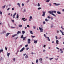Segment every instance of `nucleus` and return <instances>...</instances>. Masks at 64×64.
I'll return each mask as SVG.
<instances>
[{
    "label": "nucleus",
    "mask_w": 64,
    "mask_h": 64,
    "mask_svg": "<svg viewBox=\"0 0 64 64\" xmlns=\"http://www.w3.org/2000/svg\"><path fill=\"white\" fill-rule=\"evenodd\" d=\"M45 21L47 22L49 21V20H47V18L45 19Z\"/></svg>",
    "instance_id": "nucleus-20"
},
{
    "label": "nucleus",
    "mask_w": 64,
    "mask_h": 64,
    "mask_svg": "<svg viewBox=\"0 0 64 64\" xmlns=\"http://www.w3.org/2000/svg\"><path fill=\"white\" fill-rule=\"evenodd\" d=\"M60 31L61 32L62 35H64V34H63V32L62 31V30H60Z\"/></svg>",
    "instance_id": "nucleus-14"
},
{
    "label": "nucleus",
    "mask_w": 64,
    "mask_h": 64,
    "mask_svg": "<svg viewBox=\"0 0 64 64\" xmlns=\"http://www.w3.org/2000/svg\"><path fill=\"white\" fill-rule=\"evenodd\" d=\"M12 22H13L14 23V20H12Z\"/></svg>",
    "instance_id": "nucleus-58"
},
{
    "label": "nucleus",
    "mask_w": 64,
    "mask_h": 64,
    "mask_svg": "<svg viewBox=\"0 0 64 64\" xmlns=\"http://www.w3.org/2000/svg\"><path fill=\"white\" fill-rule=\"evenodd\" d=\"M35 37V36H32V38H34Z\"/></svg>",
    "instance_id": "nucleus-49"
},
{
    "label": "nucleus",
    "mask_w": 64,
    "mask_h": 64,
    "mask_svg": "<svg viewBox=\"0 0 64 64\" xmlns=\"http://www.w3.org/2000/svg\"><path fill=\"white\" fill-rule=\"evenodd\" d=\"M14 10V8H12V10Z\"/></svg>",
    "instance_id": "nucleus-57"
},
{
    "label": "nucleus",
    "mask_w": 64,
    "mask_h": 64,
    "mask_svg": "<svg viewBox=\"0 0 64 64\" xmlns=\"http://www.w3.org/2000/svg\"><path fill=\"white\" fill-rule=\"evenodd\" d=\"M33 28L34 29H35V28H36V27H35V26H33Z\"/></svg>",
    "instance_id": "nucleus-56"
},
{
    "label": "nucleus",
    "mask_w": 64,
    "mask_h": 64,
    "mask_svg": "<svg viewBox=\"0 0 64 64\" xmlns=\"http://www.w3.org/2000/svg\"><path fill=\"white\" fill-rule=\"evenodd\" d=\"M18 26L19 27H22V25H19Z\"/></svg>",
    "instance_id": "nucleus-26"
},
{
    "label": "nucleus",
    "mask_w": 64,
    "mask_h": 64,
    "mask_svg": "<svg viewBox=\"0 0 64 64\" xmlns=\"http://www.w3.org/2000/svg\"><path fill=\"white\" fill-rule=\"evenodd\" d=\"M10 10V8H8L7 10Z\"/></svg>",
    "instance_id": "nucleus-60"
},
{
    "label": "nucleus",
    "mask_w": 64,
    "mask_h": 64,
    "mask_svg": "<svg viewBox=\"0 0 64 64\" xmlns=\"http://www.w3.org/2000/svg\"><path fill=\"white\" fill-rule=\"evenodd\" d=\"M10 54V53H8L7 54V55L8 56H9V55Z\"/></svg>",
    "instance_id": "nucleus-27"
},
{
    "label": "nucleus",
    "mask_w": 64,
    "mask_h": 64,
    "mask_svg": "<svg viewBox=\"0 0 64 64\" xmlns=\"http://www.w3.org/2000/svg\"><path fill=\"white\" fill-rule=\"evenodd\" d=\"M41 9V8H38V10H40V9Z\"/></svg>",
    "instance_id": "nucleus-39"
},
{
    "label": "nucleus",
    "mask_w": 64,
    "mask_h": 64,
    "mask_svg": "<svg viewBox=\"0 0 64 64\" xmlns=\"http://www.w3.org/2000/svg\"><path fill=\"white\" fill-rule=\"evenodd\" d=\"M15 58H13V60H14V61H15Z\"/></svg>",
    "instance_id": "nucleus-48"
},
{
    "label": "nucleus",
    "mask_w": 64,
    "mask_h": 64,
    "mask_svg": "<svg viewBox=\"0 0 64 64\" xmlns=\"http://www.w3.org/2000/svg\"><path fill=\"white\" fill-rule=\"evenodd\" d=\"M50 18L51 19V20H53V18L52 17L51 18Z\"/></svg>",
    "instance_id": "nucleus-55"
},
{
    "label": "nucleus",
    "mask_w": 64,
    "mask_h": 64,
    "mask_svg": "<svg viewBox=\"0 0 64 64\" xmlns=\"http://www.w3.org/2000/svg\"><path fill=\"white\" fill-rule=\"evenodd\" d=\"M24 19H25V18H22V20H23L24 21H27V19H26L25 20H24Z\"/></svg>",
    "instance_id": "nucleus-5"
},
{
    "label": "nucleus",
    "mask_w": 64,
    "mask_h": 64,
    "mask_svg": "<svg viewBox=\"0 0 64 64\" xmlns=\"http://www.w3.org/2000/svg\"><path fill=\"white\" fill-rule=\"evenodd\" d=\"M56 39H58V38H57V36H56Z\"/></svg>",
    "instance_id": "nucleus-46"
},
{
    "label": "nucleus",
    "mask_w": 64,
    "mask_h": 64,
    "mask_svg": "<svg viewBox=\"0 0 64 64\" xmlns=\"http://www.w3.org/2000/svg\"><path fill=\"white\" fill-rule=\"evenodd\" d=\"M38 6L39 7L40 6V4L39 3H38Z\"/></svg>",
    "instance_id": "nucleus-28"
},
{
    "label": "nucleus",
    "mask_w": 64,
    "mask_h": 64,
    "mask_svg": "<svg viewBox=\"0 0 64 64\" xmlns=\"http://www.w3.org/2000/svg\"><path fill=\"white\" fill-rule=\"evenodd\" d=\"M30 41H31V40L30 38H28V44L30 43Z\"/></svg>",
    "instance_id": "nucleus-2"
},
{
    "label": "nucleus",
    "mask_w": 64,
    "mask_h": 64,
    "mask_svg": "<svg viewBox=\"0 0 64 64\" xmlns=\"http://www.w3.org/2000/svg\"><path fill=\"white\" fill-rule=\"evenodd\" d=\"M11 28H16L15 27H13V26H12Z\"/></svg>",
    "instance_id": "nucleus-52"
},
{
    "label": "nucleus",
    "mask_w": 64,
    "mask_h": 64,
    "mask_svg": "<svg viewBox=\"0 0 64 64\" xmlns=\"http://www.w3.org/2000/svg\"><path fill=\"white\" fill-rule=\"evenodd\" d=\"M39 60H40V61H42V58H40L39 59Z\"/></svg>",
    "instance_id": "nucleus-41"
},
{
    "label": "nucleus",
    "mask_w": 64,
    "mask_h": 64,
    "mask_svg": "<svg viewBox=\"0 0 64 64\" xmlns=\"http://www.w3.org/2000/svg\"><path fill=\"white\" fill-rule=\"evenodd\" d=\"M54 4H55L56 6H58V5H60V4H57L56 3H54Z\"/></svg>",
    "instance_id": "nucleus-10"
},
{
    "label": "nucleus",
    "mask_w": 64,
    "mask_h": 64,
    "mask_svg": "<svg viewBox=\"0 0 64 64\" xmlns=\"http://www.w3.org/2000/svg\"><path fill=\"white\" fill-rule=\"evenodd\" d=\"M3 52V50H2V49H1L0 50V52Z\"/></svg>",
    "instance_id": "nucleus-25"
},
{
    "label": "nucleus",
    "mask_w": 64,
    "mask_h": 64,
    "mask_svg": "<svg viewBox=\"0 0 64 64\" xmlns=\"http://www.w3.org/2000/svg\"><path fill=\"white\" fill-rule=\"evenodd\" d=\"M47 38H48V40L49 41H50V40L49 39V37H47Z\"/></svg>",
    "instance_id": "nucleus-18"
},
{
    "label": "nucleus",
    "mask_w": 64,
    "mask_h": 64,
    "mask_svg": "<svg viewBox=\"0 0 64 64\" xmlns=\"http://www.w3.org/2000/svg\"><path fill=\"white\" fill-rule=\"evenodd\" d=\"M46 13V12H43V14H42V16H45V13Z\"/></svg>",
    "instance_id": "nucleus-7"
},
{
    "label": "nucleus",
    "mask_w": 64,
    "mask_h": 64,
    "mask_svg": "<svg viewBox=\"0 0 64 64\" xmlns=\"http://www.w3.org/2000/svg\"><path fill=\"white\" fill-rule=\"evenodd\" d=\"M27 27H28V28H29V27H30V26H29V25H27Z\"/></svg>",
    "instance_id": "nucleus-50"
},
{
    "label": "nucleus",
    "mask_w": 64,
    "mask_h": 64,
    "mask_svg": "<svg viewBox=\"0 0 64 64\" xmlns=\"http://www.w3.org/2000/svg\"><path fill=\"white\" fill-rule=\"evenodd\" d=\"M6 31L4 30L3 31V34H4V33H6Z\"/></svg>",
    "instance_id": "nucleus-38"
},
{
    "label": "nucleus",
    "mask_w": 64,
    "mask_h": 64,
    "mask_svg": "<svg viewBox=\"0 0 64 64\" xmlns=\"http://www.w3.org/2000/svg\"><path fill=\"white\" fill-rule=\"evenodd\" d=\"M56 11H52L51 12L50 11H49L48 12V13L49 14H51V13H56Z\"/></svg>",
    "instance_id": "nucleus-1"
},
{
    "label": "nucleus",
    "mask_w": 64,
    "mask_h": 64,
    "mask_svg": "<svg viewBox=\"0 0 64 64\" xmlns=\"http://www.w3.org/2000/svg\"><path fill=\"white\" fill-rule=\"evenodd\" d=\"M53 27V25H52V26H50V27H51V28H52V27Z\"/></svg>",
    "instance_id": "nucleus-61"
},
{
    "label": "nucleus",
    "mask_w": 64,
    "mask_h": 64,
    "mask_svg": "<svg viewBox=\"0 0 64 64\" xmlns=\"http://www.w3.org/2000/svg\"><path fill=\"white\" fill-rule=\"evenodd\" d=\"M25 58H28V55L27 54L26 55V56H25Z\"/></svg>",
    "instance_id": "nucleus-30"
},
{
    "label": "nucleus",
    "mask_w": 64,
    "mask_h": 64,
    "mask_svg": "<svg viewBox=\"0 0 64 64\" xmlns=\"http://www.w3.org/2000/svg\"><path fill=\"white\" fill-rule=\"evenodd\" d=\"M49 5L50 6H52V4H51V3H50L49 4Z\"/></svg>",
    "instance_id": "nucleus-31"
},
{
    "label": "nucleus",
    "mask_w": 64,
    "mask_h": 64,
    "mask_svg": "<svg viewBox=\"0 0 64 64\" xmlns=\"http://www.w3.org/2000/svg\"><path fill=\"white\" fill-rule=\"evenodd\" d=\"M17 39H18V37H16V40Z\"/></svg>",
    "instance_id": "nucleus-62"
},
{
    "label": "nucleus",
    "mask_w": 64,
    "mask_h": 64,
    "mask_svg": "<svg viewBox=\"0 0 64 64\" xmlns=\"http://www.w3.org/2000/svg\"><path fill=\"white\" fill-rule=\"evenodd\" d=\"M9 34H10V33H8L6 35V37H7V36H8V35H9Z\"/></svg>",
    "instance_id": "nucleus-11"
},
{
    "label": "nucleus",
    "mask_w": 64,
    "mask_h": 64,
    "mask_svg": "<svg viewBox=\"0 0 64 64\" xmlns=\"http://www.w3.org/2000/svg\"><path fill=\"white\" fill-rule=\"evenodd\" d=\"M38 60H36V63H38Z\"/></svg>",
    "instance_id": "nucleus-37"
},
{
    "label": "nucleus",
    "mask_w": 64,
    "mask_h": 64,
    "mask_svg": "<svg viewBox=\"0 0 64 64\" xmlns=\"http://www.w3.org/2000/svg\"><path fill=\"white\" fill-rule=\"evenodd\" d=\"M20 33L21 34V32L20 31H18L17 33V34H19Z\"/></svg>",
    "instance_id": "nucleus-12"
},
{
    "label": "nucleus",
    "mask_w": 64,
    "mask_h": 64,
    "mask_svg": "<svg viewBox=\"0 0 64 64\" xmlns=\"http://www.w3.org/2000/svg\"><path fill=\"white\" fill-rule=\"evenodd\" d=\"M28 46V44H26L25 46V47H27Z\"/></svg>",
    "instance_id": "nucleus-35"
},
{
    "label": "nucleus",
    "mask_w": 64,
    "mask_h": 64,
    "mask_svg": "<svg viewBox=\"0 0 64 64\" xmlns=\"http://www.w3.org/2000/svg\"><path fill=\"white\" fill-rule=\"evenodd\" d=\"M6 6V5H5L4 6H2V8H5V7Z\"/></svg>",
    "instance_id": "nucleus-32"
},
{
    "label": "nucleus",
    "mask_w": 64,
    "mask_h": 64,
    "mask_svg": "<svg viewBox=\"0 0 64 64\" xmlns=\"http://www.w3.org/2000/svg\"><path fill=\"white\" fill-rule=\"evenodd\" d=\"M17 5H18V6H19L20 7V3H18L17 4Z\"/></svg>",
    "instance_id": "nucleus-33"
},
{
    "label": "nucleus",
    "mask_w": 64,
    "mask_h": 64,
    "mask_svg": "<svg viewBox=\"0 0 64 64\" xmlns=\"http://www.w3.org/2000/svg\"><path fill=\"white\" fill-rule=\"evenodd\" d=\"M23 40H25V39H26V37H24H24L23 38Z\"/></svg>",
    "instance_id": "nucleus-21"
},
{
    "label": "nucleus",
    "mask_w": 64,
    "mask_h": 64,
    "mask_svg": "<svg viewBox=\"0 0 64 64\" xmlns=\"http://www.w3.org/2000/svg\"><path fill=\"white\" fill-rule=\"evenodd\" d=\"M56 48L57 49H58V50H59V48L57 47Z\"/></svg>",
    "instance_id": "nucleus-54"
},
{
    "label": "nucleus",
    "mask_w": 64,
    "mask_h": 64,
    "mask_svg": "<svg viewBox=\"0 0 64 64\" xmlns=\"http://www.w3.org/2000/svg\"><path fill=\"white\" fill-rule=\"evenodd\" d=\"M26 11V10L24 9V12H25Z\"/></svg>",
    "instance_id": "nucleus-51"
},
{
    "label": "nucleus",
    "mask_w": 64,
    "mask_h": 64,
    "mask_svg": "<svg viewBox=\"0 0 64 64\" xmlns=\"http://www.w3.org/2000/svg\"><path fill=\"white\" fill-rule=\"evenodd\" d=\"M52 59H53V58H50V60H52Z\"/></svg>",
    "instance_id": "nucleus-59"
},
{
    "label": "nucleus",
    "mask_w": 64,
    "mask_h": 64,
    "mask_svg": "<svg viewBox=\"0 0 64 64\" xmlns=\"http://www.w3.org/2000/svg\"><path fill=\"white\" fill-rule=\"evenodd\" d=\"M24 49H25V48L23 47L22 49L20 51V52H22V51H23V50H24Z\"/></svg>",
    "instance_id": "nucleus-4"
},
{
    "label": "nucleus",
    "mask_w": 64,
    "mask_h": 64,
    "mask_svg": "<svg viewBox=\"0 0 64 64\" xmlns=\"http://www.w3.org/2000/svg\"><path fill=\"white\" fill-rule=\"evenodd\" d=\"M30 34H33V32H32V31L30 30Z\"/></svg>",
    "instance_id": "nucleus-23"
},
{
    "label": "nucleus",
    "mask_w": 64,
    "mask_h": 64,
    "mask_svg": "<svg viewBox=\"0 0 64 64\" xmlns=\"http://www.w3.org/2000/svg\"><path fill=\"white\" fill-rule=\"evenodd\" d=\"M56 43L57 44H59V41L58 40H56Z\"/></svg>",
    "instance_id": "nucleus-13"
},
{
    "label": "nucleus",
    "mask_w": 64,
    "mask_h": 64,
    "mask_svg": "<svg viewBox=\"0 0 64 64\" xmlns=\"http://www.w3.org/2000/svg\"><path fill=\"white\" fill-rule=\"evenodd\" d=\"M61 28H62V29L63 30H64V28H63L62 27V26L61 27Z\"/></svg>",
    "instance_id": "nucleus-40"
},
{
    "label": "nucleus",
    "mask_w": 64,
    "mask_h": 64,
    "mask_svg": "<svg viewBox=\"0 0 64 64\" xmlns=\"http://www.w3.org/2000/svg\"><path fill=\"white\" fill-rule=\"evenodd\" d=\"M51 14L52 15H53V16H54V17H56V15H55V14H53V13H51V14Z\"/></svg>",
    "instance_id": "nucleus-16"
},
{
    "label": "nucleus",
    "mask_w": 64,
    "mask_h": 64,
    "mask_svg": "<svg viewBox=\"0 0 64 64\" xmlns=\"http://www.w3.org/2000/svg\"><path fill=\"white\" fill-rule=\"evenodd\" d=\"M5 48L6 50H7V47H5Z\"/></svg>",
    "instance_id": "nucleus-45"
},
{
    "label": "nucleus",
    "mask_w": 64,
    "mask_h": 64,
    "mask_svg": "<svg viewBox=\"0 0 64 64\" xmlns=\"http://www.w3.org/2000/svg\"><path fill=\"white\" fill-rule=\"evenodd\" d=\"M25 33V31H22V35H23L24 34V33Z\"/></svg>",
    "instance_id": "nucleus-17"
},
{
    "label": "nucleus",
    "mask_w": 64,
    "mask_h": 64,
    "mask_svg": "<svg viewBox=\"0 0 64 64\" xmlns=\"http://www.w3.org/2000/svg\"><path fill=\"white\" fill-rule=\"evenodd\" d=\"M16 13L15 12L14 15H13L12 16V17L13 18H15L14 17H15V15H16Z\"/></svg>",
    "instance_id": "nucleus-6"
},
{
    "label": "nucleus",
    "mask_w": 64,
    "mask_h": 64,
    "mask_svg": "<svg viewBox=\"0 0 64 64\" xmlns=\"http://www.w3.org/2000/svg\"><path fill=\"white\" fill-rule=\"evenodd\" d=\"M60 51H62V49H60Z\"/></svg>",
    "instance_id": "nucleus-63"
},
{
    "label": "nucleus",
    "mask_w": 64,
    "mask_h": 64,
    "mask_svg": "<svg viewBox=\"0 0 64 64\" xmlns=\"http://www.w3.org/2000/svg\"><path fill=\"white\" fill-rule=\"evenodd\" d=\"M43 23L44 24H45V22L44 21L43 22Z\"/></svg>",
    "instance_id": "nucleus-43"
},
{
    "label": "nucleus",
    "mask_w": 64,
    "mask_h": 64,
    "mask_svg": "<svg viewBox=\"0 0 64 64\" xmlns=\"http://www.w3.org/2000/svg\"><path fill=\"white\" fill-rule=\"evenodd\" d=\"M24 56H25V55H26V54H23Z\"/></svg>",
    "instance_id": "nucleus-64"
},
{
    "label": "nucleus",
    "mask_w": 64,
    "mask_h": 64,
    "mask_svg": "<svg viewBox=\"0 0 64 64\" xmlns=\"http://www.w3.org/2000/svg\"><path fill=\"white\" fill-rule=\"evenodd\" d=\"M16 17L17 18V19H18L19 18V15L18 14H17V16H16Z\"/></svg>",
    "instance_id": "nucleus-19"
},
{
    "label": "nucleus",
    "mask_w": 64,
    "mask_h": 64,
    "mask_svg": "<svg viewBox=\"0 0 64 64\" xmlns=\"http://www.w3.org/2000/svg\"><path fill=\"white\" fill-rule=\"evenodd\" d=\"M24 5V4H22V6H23Z\"/></svg>",
    "instance_id": "nucleus-53"
},
{
    "label": "nucleus",
    "mask_w": 64,
    "mask_h": 64,
    "mask_svg": "<svg viewBox=\"0 0 64 64\" xmlns=\"http://www.w3.org/2000/svg\"><path fill=\"white\" fill-rule=\"evenodd\" d=\"M0 15H2V12H1V11H0Z\"/></svg>",
    "instance_id": "nucleus-34"
},
{
    "label": "nucleus",
    "mask_w": 64,
    "mask_h": 64,
    "mask_svg": "<svg viewBox=\"0 0 64 64\" xmlns=\"http://www.w3.org/2000/svg\"><path fill=\"white\" fill-rule=\"evenodd\" d=\"M57 13L58 14H61V13H60V12H57Z\"/></svg>",
    "instance_id": "nucleus-22"
},
{
    "label": "nucleus",
    "mask_w": 64,
    "mask_h": 64,
    "mask_svg": "<svg viewBox=\"0 0 64 64\" xmlns=\"http://www.w3.org/2000/svg\"><path fill=\"white\" fill-rule=\"evenodd\" d=\"M16 35H17L16 34H15L13 35H12V37H15V36H16Z\"/></svg>",
    "instance_id": "nucleus-15"
},
{
    "label": "nucleus",
    "mask_w": 64,
    "mask_h": 64,
    "mask_svg": "<svg viewBox=\"0 0 64 64\" xmlns=\"http://www.w3.org/2000/svg\"><path fill=\"white\" fill-rule=\"evenodd\" d=\"M54 4H55L56 6H58V5H60V4H57L56 3H54Z\"/></svg>",
    "instance_id": "nucleus-9"
},
{
    "label": "nucleus",
    "mask_w": 64,
    "mask_h": 64,
    "mask_svg": "<svg viewBox=\"0 0 64 64\" xmlns=\"http://www.w3.org/2000/svg\"><path fill=\"white\" fill-rule=\"evenodd\" d=\"M47 18H48V19H50V16H48Z\"/></svg>",
    "instance_id": "nucleus-42"
},
{
    "label": "nucleus",
    "mask_w": 64,
    "mask_h": 64,
    "mask_svg": "<svg viewBox=\"0 0 64 64\" xmlns=\"http://www.w3.org/2000/svg\"><path fill=\"white\" fill-rule=\"evenodd\" d=\"M38 42V40H34V43H35V44H36L37 43V42Z\"/></svg>",
    "instance_id": "nucleus-8"
},
{
    "label": "nucleus",
    "mask_w": 64,
    "mask_h": 64,
    "mask_svg": "<svg viewBox=\"0 0 64 64\" xmlns=\"http://www.w3.org/2000/svg\"><path fill=\"white\" fill-rule=\"evenodd\" d=\"M50 1V0H46V2H49Z\"/></svg>",
    "instance_id": "nucleus-29"
},
{
    "label": "nucleus",
    "mask_w": 64,
    "mask_h": 64,
    "mask_svg": "<svg viewBox=\"0 0 64 64\" xmlns=\"http://www.w3.org/2000/svg\"><path fill=\"white\" fill-rule=\"evenodd\" d=\"M30 19H32V16H30Z\"/></svg>",
    "instance_id": "nucleus-47"
},
{
    "label": "nucleus",
    "mask_w": 64,
    "mask_h": 64,
    "mask_svg": "<svg viewBox=\"0 0 64 64\" xmlns=\"http://www.w3.org/2000/svg\"><path fill=\"white\" fill-rule=\"evenodd\" d=\"M28 49H29V48H26V50H28Z\"/></svg>",
    "instance_id": "nucleus-44"
},
{
    "label": "nucleus",
    "mask_w": 64,
    "mask_h": 64,
    "mask_svg": "<svg viewBox=\"0 0 64 64\" xmlns=\"http://www.w3.org/2000/svg\"><path fill=\"white\" fill-rule=\"evenodd\" d=\"M44 36L46 38H47V37L46 36V34H44Z\"/></svg>",
    "instance_id": "nucleus-36"
},
{
    "label": "nucleus",
    "mask_w": 64,
    "mask_h": 64,
    "mask_svg": "<svg viewBox=\"0 0 64 64\" xmlns=\"http://www.w3.org/2000/svg\"><path fill=\"white\" fill-rule=\"evenodd\" d=\"M24 37H23V35H22L21 36V38L22 39V38H23Z\"/></svg>",
    "instance_id": "nucleus-24"
},
{
    "label": "nucleus",
    "mask_w": 64,
    "mask_h": 64,
    "mask_svg": "<svg viewBox=\"0 0 64 64\" xmlns=\"http://www.w3.org/2000/svg\"><path fill=\"white\" fill-rule=\"evenodd\" d=\"M39 28L40 30V32H43V29L40 28V27H39Z\"/></svg>",
    "instance_id": "nucleus-3"
}]
</instances>
